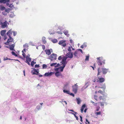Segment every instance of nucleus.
<instances>
[{
	"mask_svg": "<svg viewBox=\"0 0 124 124\" xmlns=\"http://www.w3.org/2000/svg\"><path fill=\"white\" fill-rule=\"evenodd\" d=\"M7 24H9L7 21H5L4 22L0 21V25H1V27L2 28H4L7 27L8 26Z\"/></svg>",
	"mask_w": 124,
	"mask_h": 124,
	"instance_id": "nucleus-1",
	"label": "nucleus"
},
{
	"mask_svg": "<svg viewBox=\"0 0 124 124\" xmlns=\"http://www.w3.org/2000/svg\"><path fill=\"white\" fill-rule=\"evenodd\" d=\"M14 39L12 37H9V38L8 39L7 42L5 43L4 44L6 45H8L10 44V43L12 42L13 41Z\"/></svg>",
	"mask_w": 124,
	"mask_h": 124,
	"instance_id": "nucleus-2",
	"label": "nucleus"
},
{
	"mask_svg": "<svg viewBox=\"0 0 124 124\" xmlns=\"http://www.w3.org/2000/svg\"><path fill=\"white\" fill-rule=\"evenodd\" d=\"M40 105H39L37 106L36 107V108L35 109V110L37 111L41 109L42 108V106L43 104V103H40Z\"/></svg>",
	"mask_w": 124,
	"mask_h": 124,
	"instance_id": "nucleus-3",
	"label": "nucleus"
},
{
	"mask_svg": "<svg viewBox=\"0 0 124 124\" xmlns=\"http://www.w3.org/2000/svg\"><path fill=\"white\" fill-rule=\"evenodd\" d=\"M31 73H32V75H39V73L37 71V70L34 68L33 69V70H32L31 71Z\"/></svg>",
	"mask_w": 124,
	"mask_h": 124,
	"instance_id": "nucleus-4",
	"label": "nucleus"
},
{
	"mask_svg": "<svg viewBox=\"0 0 124 124\" xmlns=\"http://www.w3.org/2000/svg\"><path fill=\"white\" fill-rule=\"evenodd\" d=\"M13 32V31H12L11 29H10L7 32V34L9 36V37H11V36Z\"/></svg>",
	"mask_w": 124,
	"mask_h": 124,
	"instance_id": "nucleus-5",
	"label": "nucleus"
},
{
	"mask_svg": "<svg viewBox=\"0 0 124 124\" xmlns=\"http://www.w3.org/2000/svg\"><path fill=\"white\" fill-rule=\"evenodd\" d=\"M15 46V44H12L11 45H9V46H10L9 47V49L10 50L12 51H15V50L14 49V48Z\"/></svg>",
	"mask_w": 124,
	"mask_h": 124,
	"instance_id": "nucleus-6",
	"label": "nucleus"
},
{
	"mask_svg": "<svg viewBox=\"0 0 124 124\" xmlns=\"http://www.w3.org/2000/svg\"><path fill=\"white\" fill-rule=\"evenodd\" d=\"M6 30H3L1 31V34L2 36H3L5 35V34L6 33Z\"/></svg>",
	"mask_w": 124,
	"mask_h": 124,
	"instance_id": "nucleus-7",
	"label": "nucleus"
},
{
	"mask_svg": "<svg viewBox=\"0 0 124 124\" xmlns=\"http://www.w3.org/2000/svg\"><path fill=\"white\" fill-rule=\"evenodd\" d=\"M6 1L8 2L9 1L8 0H0V3H3L5 4Z\"/></svg>",
	"mask_w": 124,
	"mask_h": 124,
	"instance_id": "nucleus-8",
	"label": "nucleus"
},
{
	"mask_svg": "<svg viewBox=\"0 0 124 124\" xmlns=\"http://www.w3.org/2000/svg\"><path fill=\"white\" fill-rule=\"evenodd\" d=\"M46 38L45 37H43L42 38V40L43 43L45 44L46 42Z\"/></svg>",
	"mask_w": 124,
	"mask_h": 124,
	"instance_id": "nucleus-9",
	"label": "nucleus"
},
{
	"mask_svg": "<svg viewBox=\"0 0 124 124\" xmlns=\"http://www.w3.org/2000/svg\"><path fill=\"white\" fill-rule=\"evenodd\" d=\"M26 60L25 62H31V58H26Z\"/></svg>",
	"mask_w": 124,
	"mask_h": 124,
	"instance_id": "nucleus-10",
	"label": "nucleus"
},
{
	"mask_svg": "<svg viewBox=\"0 0 124 124\" xmlns=\"http://www.w3.org/2000/svg\"><path fill=\"white\" fill-rule=\"evenodd\" d=\"M5 8L4 6H0V9L1 11H3L5 9Z\"/></svg>",
	"mask_w": 124,
	"mask_h": 124,
	"instance_id": "nucleus-11",
	"label": "nucleus"
},
{
	"mask_svg": "<svg viewBox=\"0 0 124 124\" xmlns=\"http://www.w3.org/2000/svg\"><path fill=\"white\" fill-rule=\"evenodd\" d=\"M23 47L24 48H27L28 47V45L26 43L23 45Z\"/></svg>",
	"mask_w": 124,
	"mask_h": 124,
	"instance_id": "nucleus-12",
	"label": "nucleus"
},
{
	"mask_svg": "<svg viewBox=\"0 0 124 124\" xmlns=\"http://www.w3.org/2000/svg\"><path fill=\"white\" fill-rule=\"evenodd\" d=\"M46 65L45 64H43L42 65V68L43 69H46Z\"/></svg>",
	"mask_w": 124,
	"mask_h": 124,
	"instance_id": "nucleus-13",
	"label": "nucleus"
},
{
	"mask_svg": "<svg viewBox=\"0 0 124 124\" xmlns=\"http://www.w3.org/2000/svg\"><path fill=\"white\" fill-rule=\"evenodd\" d=\"M12 55H14L16 56H17V55L13 51H12L11 52Z\"/></svg>",
	"mask_w": 124,
	"mask_h": 124,
	"instance_id": "nucleus-14",
	"label": "nucleus"
},
{
	"mask_svg": "<svg viewBox=\"0 0 124 124\" xmlns=\"http://www.w3.org/2000/svg\"><path fill=\"white\" fill-rule=\"evenodd\" d=\"M29 44L30 45H31L32 46H34L35 45H34V44L32 43V42L30 41L29 43Z\"/></svg>",
	"mask_w": 124,
	"mask_h": 124,
	"instance_id": "nucleus-15",
	"label": "nucleus"
},
{
	"mask_svg": "<svg viewBox=\"0 0 124 124\" xmlns=\"http://www.w3.org/2000/svg\"><path fill=\"white\" fill-rule=\"evenodd\" d=\"M8 0L9 1H8V2L7 1H7H6V3L5 4H6L7 5L9 6V2L10 0Z\"/></svg>",
	"mask_w": 124,
	"mask_h": 124,
	"instance_id": "nucleus-16",
	"label": "nucleus"
},
{
	"mask_svg": "<svg viewBox=\"0 0 124 124\" xmlns=\"http://www.w3.org/2000/svg\"><path fill=\"white\" fill-rule=\"evenodd\" d=\"M22 52L23 53H22V55L23 57H24L25 58V54L24 53V52H23V51L22 50Z\"/></svg>",
	"mask_w": 124,
	"mask_h": 124,
	"instance_id": "nucleus-17",
	"label": "nucleus"
},
{
	"mask_svg": "<svg viewBox=\"0 0 124 124\" xmlns=\"http://www.w3.org/2000/svg\"><path fill=\"white\" fill-rule=\"evenodd\" d=\"M34 65V62L33 61H32L31 62V65L32 67H33V66Z\"/></svg>",
	"mask_w": 124,
	"mask_h": 124,
	"instance_id": "nucleus-18",
	"label": "nucleus"
},
{
	"mask_svg": "<svg viewBox=\"0 0 124 124\" xmlns=\"http://www.w3.org/2000/svg\"><path fill=\"white\" fill-rule=\"evenodd\" d=\"M13 34L14 36H15L17 34V32L16 31H13Z\"/></svg>",
	"mask_w": 124,
	"mask_h": 124,
	"instance_id": "nucleus-19",
	"label": "nucleus"
},
{
	"mask_svg": "<svg viewBox=\"0 0 124 124\" xmlns=\"http://www.w3.org/2000/svg\"><path fill=\"white\" fill-rule=\"evenodd\" d=\"M4 36V40H5L7 38V37L6 36V35H5L4 36Z\"/></svg>",
	"mask_w": 124,
	"mask_h": 124,
	"instance_id": "nucleus-20",
	"label": "nucleus"
},
{
	"mask_svg": "<svg viewBox=\"0 0 124 124\" xmlns=\"http://www.w3.org/2000/svg\"><path fill=\"white\" fill-rule=\"evenodd\" d=\"M39 65L38 64H36L35 65V68H38L39 67Z\"/></svg>",
	"mask_w": 124,
	"mask_h": 124,
	"instance_id": "nucleus-21",
	"label": "nucleus"
},
{
	"mask_svg": "<svg viewBox=\"0 0 124 124\" xmlns=\"http://www.w3.org/2000/svg\"><path fill=\"white\" fill-rule=\"evenodd\" d=\"M8 59L10 60V59H8L7 57H6V58H4L3 60L4 61H5Z\"/></svg>",
	"mask_w": 124,
	"mask_h": 124,
	"instance_id": "nucleus-22",
	"label": "nucleus"
},
{
	"mask_svg": "<svg viewBox=\"0 0 124 124\" xmlns=\"http://www.w3.org/2000/svg\"><path fill=\"white\" fill-rule=\"evenodd\" d=\"M30 55L29 54H28L27 55H26L25 57L26 58H30Z\"/></svg>",
	"mask_w": 124,
	"mask_h": 124,
	"instance_id": "nucleus-23",
	"label": "nucleus"
},
{
	"mask_svg": "<svg viewBox=\"0 0 124 124\" xmlns=\"http://www.w3.org/2000/svg\"><path fill=\"white\" fill-rule=\"evenodd\" d=\"M25 62L27 63L29 65H30V64L29 62Z\"/></svg>",
	"mask_w": 124,
	"mask_h": 124,
	"instance_id": "nucleus-24",
	"label": "nucleus"
},
{
	"mask_svg": "<svg viewBox=\"0 0 124 124\" xmlns=\"http://www.w3.org/2000/svg\"><path fill=\"white\" fill-rule=\"evenodd\" d=\"M42 48L43 49V50L45 49V46L44 45H42Z\"/></svg>",
	"mask_w": 124,
	"mask_h": 124,
	"instance_id": "nucleus-25",
	"label": "nucleus"
},
{
	"mask_svg": "<svg viewBox=\"0 0 124 124\" xmlns=\"http://www.w3.org/2000/svg\"><path fill=\"white\" fill-rule=\"evenodd\" d=\"M13 6V5H12L10 4V5H9V7H12V6Z\"/></svg>",
	"mask_w": 124,
	"mask_h": 124,
	"instance_id": "nucleus-26",
	"label": "nucleus"
},
{
	"mask_svg": "<svg viewBox=\"0 0 124 124\" xmlns=\"http://www.w3.org/2000/svg\"><path fill=\"white\" fill-rule=\"evenodd\" d=\"M38 75L39 76V77H40L42 76V75H41V74H39V75Z\"/></svg>",
	"mask_w": 124,
	"mask_h": 124,
	"instance_id": "nucleus-27",
	"label": "nucleus"
},
{
	"mask_svg": "<svg viewBox=\"0 0 124 124\" xmlns=\"http://www.w3.org/2000/svg\"><path fill=\"white\" fill-rule=\"evenodd\" d=\"M26 50V49L24 48L23 49V52H24V51L25 52Z\"/></svg>",
	"mask_w": 124,
	"mask_h": 124,
	"instance_id": "nucleus-28",
	"label": "nucleus"
},
{
	"mask_svg": "<svg viewBox=\"0 0 124 124\" xmlns=\"http://www.w3.org/2000/svg\"><path fill=\"white\" fill-rule=\"evenodd\" d=\"M5 47L7 48H9V47H10V46H5Z\"/></svg>",
	"mask_w": 124,
	"mask_h": 124,
	"instance_id": "nucleus-29",
	"label": "nucleus"
},
{
	"mask_svg": "<svg viewBox=\"0 0 124 124\" xmlns=\"http://www.w3.org/2000/svg\"><path fill=\"white\" fill-rule=\"evenodd\" d=\"M8 10H7V9H5V11L7 12H8Z\"/></svg>",
	"mask_w": 124,
	"mask_h": 124,
	"instance_id": "nucleus-30",
	"label": "nucleus"
},
{
	"mask_svg": "<svg viewBox=\"0 0 124 124\" xmlns=\"http://www.w3.org/2000/svg\"><path fill=\"white\" fill-rule=\"evenodd\" d=\"M44 75L45 76H46V73H45V74H44Z\"/></svg>",
	"mask_w": 124,
	"mask_h": 124,
	"instance_id": "nucleus-31",
	"label": "nucleus"
},
{
	"mask_svg": "<svg viewBox=\"0 0 124 124\" xmlns=\"http://www.w3.org/2000/svg\"><path fill=\"white\" fill-rule=\"evenodd\" d=\"M39 86V84H38L37 85V87H38Z\"/></svg>",
	"mask_w": 124,
	"mask_h": 124,
	"instance_id": "nucleus-32",
	"label": "nucleus"
},
{
	"mask_svg": "<svg viewBox=\"0 0 124 124\" xmlns=\"http://www.w3.org/2000/svg\"><path fill=\"white\" fill-rule=\"evenodd\" d=\"M20 119H22V117L21 116L20 117Z\"/></svg>",
	"mask_w": 124,
	"mask_h": 124,
	"instance_id": "nucleus-33",
	"label": "nucleus"
},
{
	"mask_svg": "<svg viewBox=\"0 0 124 124\" xmlns=\"http://www.w3.org/2000/svg\"><path fill=\"white\" fill-rule=\"evenodd\" d=\"M45 51L46 53V50H45Z\"/></svg>",
	"mask_w": 124,
	"mask_h": 124,
	"instance_id": "nucleus-34",
	"label": "nucleus"
},
{
	"mask_svg": "<svg viewBox=\"0 0 124 124\" xmlns=\"http://www.w3.org/2000/svg\"><path fill=\"white\" fill-rule=\"evenodd\" d=\"M16 60V61H19V62H20V61L18 60Z\"/></svg>",
	"mask_w": 124,
	"mask_h": 124,
	"instance_id": "nucleus-35",
	"label": "nucleus"
},
{
	"mask_svg": "<svg viewBox=\"0 0 124 124\" xmlns=\"http://www.w3.org/2000/svg\"><path fill=\"white\" fill-rule=\"evenodd\" d=\"M36 63V62H34V64H35Z\"/></svg>",
	"mask_w": 124,
	"mask_h": 124,
	"instance_id": "nucleus-36",
	"label": "nucleus"
},
{
	"mask_svg": "<svg viewBox=\"0 0 124 124\" xmlns=\"http://www.w3.org/2000/svg\"><path fill=\"white\" fill-rule=\"evenodd\" d=\"M23 73H25V71L24 70L23 71Z\"/></svg>",
	"mask_w": 124,
	"mask_h": 124,
	"instance_id": "nucleus-37",
	"label": "nucleus"
},
{
	"mask_svg": "<svg viewBox=\"0 0 124 124\" xmlns=\"http://www.w3.org/2000/svg\"><path fill=\"white\" fill-rule=\"evenodd\" d=\"M23 74H24V76H25V73H23Z\"/></svg>",
	"mask_w": 124,
	"mask_h": 124,
	"instance_id": "nucleus-38",
	"label": "nucleus"
},
{
	"mask_svg": "<svg viewBox=\"0 0 124 124\" xmlns=\"http://www.w3.org/2000/svg\"><path fill=\"white\" fill-rule=\"evenodd\" d=\"M3 14L4 15H6V14H3Z\"/></svg>",
	"mask_w": 124,
	"mask_h": 124,
	"instance_id": "nucleus-39",
	"label": "nucleus"
},
{
	"mask_svg": "<svg viewBox=\"0 0 124 124\" xmlns=\"http://www.w3.org/2000/svg\"><path fill=\"white\" fill-rule=\"evenodd\" d=\"M1 46L0 45V48H1Z\"/></svg>",
	"mask_w": 124,
	"mask_h": 124,
	"instance_id": "nucleus-40",
	"label": "nucleus"
},
{
	"mask_svg": "<svg viewBox=\"0 0 124 124\" xmlns=\"http://www.w3.org/2000/svg\"><path fill=\"white\" fill-rule=\"evenodd\" d=\"M1 38V37L0 36V39Z\"/></svg>",
	"mask_w": 124,
	"mask_h": 124,
	"instance_id": "nucleus-41",
	"label": "nucleus"
}]
</instances>
